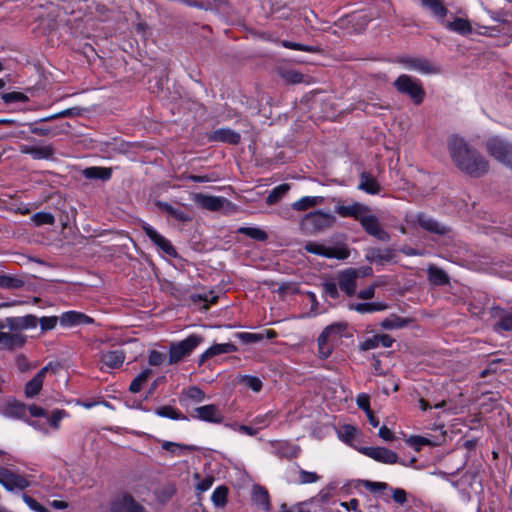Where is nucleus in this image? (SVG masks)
I'll return each instance as SVG.
<instances>
[{"label": "nucleus", "mask_w": 512, "mask_h": 512, "mask_svg": "<svg viewBox=\"0 0 512 512\" xmlns=\"http://www.w3.org/2000/svg\"><path fill=\"white\" fill-rule=\"evenodd\" d=\"M448 150L454 164L472 177H481L489 170L488 161L475 149L470 148L463 138L452 136Z\"/></svg>", "instance_id": "f257e3e1"}, {"label": "nucleus", "mask_w": 512, "mask_h": 512, "mask_svg": "<svg viewBox=\"0 0 512 512\" xmlns=\"http://www.w3.org/2000/svg\"><path fill=\"white\" fill-rule=\"evenodd\" d=\"M347 324L337 322L328 325L317 338L318 356L327 359L345 335Z\"/></svg>", "instance_id": "f03ea898"}, {"label": "nucleus", "mask_w": 512, "mask_h": 512, "mask_svg": "<svg viewBox=\"0 0 512 512\" xmlns=\"http://www.w3.org/2000/svg\"><path fill=\"white\" fill-rule=\"evenodd\" d=\"M336 223V217L322 210H316L306 214L300 226L308 234H318L332 228Z\"/></svg>", "instance_id": "7ed1b4c3"}, {"label": "nucleus", "mask_w": 512, "mask_h": 512, "mask_svg": "<svg viewBox=\"0 0 512 512\" xmlns=\"http://www.w3.org/2000/svg\"><path fill=\"white\" fill-rule=\"evenodd\" d=\"M371 267L347 268L337 275L338 285L347 296L355 295L357 280L372 275Z\"/></svg>", "instance_id": "20e7f679"}, {"label": "nucleus", "mask_w": 512, "mask_h": 512, "mask_svg": "<svg viewBox=\"0 0 512 512\" xmlns=\"http://www.w3.org/2000/svg\"><path fill=\"white\" fill-rule=\"evenodd\" d=\"M394 87L399 93L408 95L416 105L424 100L425 91L421 81L417 78L402 74L394 81Z\"/></svg>", "instance_id": "39448f33"}, {"label": "nucleus", "mask_w": 512, "mask_h": 512, "mask_svg": "<svg viewBox=\"0 0 512 512\" xmlns=\"http://www.w3.org/2000/svg\"><path fill=\"white\" fill-rule=\"evenodd\" d=\"M203 338L199 335H189L182 341L172 343L169 347L168 364L173 365L190 355L192 351L202 343Z\"/></svg>", "instance_id": "423d86ee"}, {"label": "nucleus", "mask_w": 512, "mask_h": 512, "mask_svg": "<svg viewBox=\"0 0 512 512\" xmlns=\"http://www.w3.org/2000/svg\"><path fill=\"white\" fill-rule=\"evenodd\" d=\"M485 148L490 156L503 165L512 168V144L499 137L487 140Z\"/></svg>", "instance_id": "0eeeda50"}, {"label": "nucleus", "mask_w": 512, "mask_h": 512, "mask_svg": "<svg viewBox=\"0 0 512 512\" xmlns=\"http://www.w3.org/2000/svg\"><path fill=\"white\" fill-rule=\"evenodd\" d=\"M304 248L308 253L330 259L345 260L350 256V250L346 245L325 246L317 242H308Z\"/></svg>", "instance_id": "6e6552de"}, {"label": "nucleus", "mask_w": 512, "mask_h": 512, "mask_svg": "<svg viewBox=\"0 0 512 512\" xmlns=\"http://www.w3.org/2000/svg\"><path fill=\"white\" fill-rule=\"evenodd\" d=\"M396 62L420 74H436L439 72L434 64L423 57L399 56L396 58Z\"/></svg>", "instance_id": "1a4fd4ad"}, {"label": "nucleus", "mask_w": 512, "mask_h": 512, "mask_svg": "<svg viewBox=\"0 0 512 512\" xmlns=\"http://www.w3.org/2000/svg\"><path fill=\"white\" fill-rule=\"evenodd\" d=\"M0 484L8 491H14L26 489L30 486V481L24 475L0 467Z\"/></svg>", "instance_id": "9d476101"}, {"label": "nucleus", "mask_w": 512, "mask_h": 512, "mask_svg": "<svg viewBox=\"0 0 512 512\" xmlns=\"http://www.w3.org/2000/svg\"><path fill=\"white\" fill-rule=\"evenodd\" d=\"M357 450L361 454L383 464H395L399 459L394 451L385 447H359Z\"/></svg>", "instance_id": "9b49d317"}, {"label": "nucleus", "mask_w": 512, "mask_h": 512, "mask_svg": "<svg viewBox=\"0 0 512 512\" xmlns=\"http://www.w3.org/2000/svg\"><path fill=\"white\" fill-rule=\"evenodd\" d=\"M98 358L100 369L107 371L108 369L120 368L126 359V353L121 349L100 351Z\"/></svg>", "instance_id": "f8f14e48"}, {"label": "nucleus", "mask_w": 512, "mask_h": 512, "mask_svg": "<svg viewBox=\"0 0 512 512\" xmlns=\"http://www.w3.org/2000/svg\"><path fill=\"white\" fill-rule=\"evenodd\" d=\"M363 229L371 236L380 241L387 242L390 237L389 234L381 227L378 218L370 214V212L363 214L359 220Z\"/></svg>", "instance_id": "ddd939ff"}, {"label": "nucleus", "mask_w": 512, "mask_h": 512, "mask_svg": "<svg viewBox=\"0 0 512 512\" xmlns=\"http://www.w3.org/2000/svg\"><path fill=\"white\" fill-rule=\"evenodd\" d=\"M334 211L340 217L343 218H353L356 221H359L363 214L370 212V208L360 202H352L350 204L345 205L340 200L337 201L335 205Z\"/></svg>", "instance_id": "4468645a"}, {"label": "nucleus", "mask_w": 512, "mask_h": 512, "mask_svg": "<svg viewBox=\"0 0 512 512\" xmlns=\"http://www.w3.org/2000/svg\"><path fill=\"white\" fill-rule=\"evenodd\" d=\"M191 417L204 422L215 424L221 423L224 418L219 408L214 404L196 407L193 410Z\"/></svg>", "instance_id": "2eb2a0df"}, {"label": "nucleus", "mask_w": 512, "mask_h": 512, "mask_svg": "<svg viewBox=\"0 0 512 512\" xmlns=\"http://www.w3.org/2000/svg\"><path fill=\"white\" fill-rule=\"evenodd\" d=\"M59 323L62 327L71 328L80 325H90L94 319L79 311H66L59 316Z\"/></svg>", "instance_id": "dca6fc26"}, {"label": "nucleus", "mask_w": 512, "mask_h": 512, "mask_svg": "<svg viewBox=\"0 0 512 512\" xmlns=\"http://www.w3.org/2000/svg\"><path fill=\"white\" fill-rule=\"evenodd\" d=\"M142 228L145 234L149 237V239L165 254H167L170 257L177 256V252L175 248L172 246L171 242L164 236L159 234L152 226H150L149 224H144Z\"/></svg>", "instance_id": "f3484780"}, {"label": "nucleus", "mask_w": 512, "mask_h": 512, "mask_svg": "<svg viewBox=\"0 0 512 512\" xmlns=\"http://www.w3.org/2000/svg\"><path fill=\"white\" fill-rule=\"evenodd\" d=\"M18 150L22 154L30 155L34 160L51 159L54 156L52 144L28 145L20 144Z\"/></svg>", "instance_id": "a211bd4d"}, {"label": "nucleus", "mask_w": 512, "mask_h": 512, "mask_svg": "<svg viewBox=\"0 0 512 512\" xmlns=\"http://www.w3.org/2000/svg\"><path fill=\"white\" fill-rule=\"evenodd\" d=\"M110 512H148L142 505L128 494L116 499L110 508Z\"/></svg>", "instance_id": "6ab92c4d"}, {"label": "nucleus", "mask_w": 512, "mask_h": 512, "mask_svg": "<svg viewBox=\"0 0 512 512\" xmlns=\"http://www.w3.org/2000/svg\"><path fill=\"white\" fill-rule=\"evenodd\" d=\"M193 200L199 207L209 211H219L227 202V199L224 197L205 195L202 193L194 194Z\"/></svg>", "instance_id": "aec40b11"}, {"label": "nucleus", "mask_w": 512, "mask_h": 512, "mask_svg": "<svg viewBox=\"0 0 512 512\" xmlns=\"http://www.w3.org/2000/svg\"><path fill=\"white\" fill-rule=\"evenodd\" d=\"M417 223L418 225L426 230L429 233H434L438 235H446L450 232V228L438 222L431 216L420 213L417 215Z\"/></svg>", "instance_id": "412c9836"}, {"label": "nucleus", "mask_w": 512, "mask_h": 512, "mask_svg": "<svg viewBox=\"0 0 512 512\" xmlns=\"http://www.w3.org/2000/svg\"><path fill=\"white\" fill-rule=\"evenodd\" d=\"M271 444L274 448L273 454L280 459L292 460L297 458L301 452L299 446L287 441H275Z\"/></svg>", "instance_id": "4be33fe9"}, {"label": "nucleus", "mask_w": 512, "mask_h": 512, "mask_svg": "<svg viewBox=\"0 0 512 512\" xmlns=\"http://www.w3.org/2000/svg\"><path fill=\"white\" fill-rule=\"evenodd\" d=\"M236 350V346L232 343L214 344L201 354L199 358V365L203 364L207 359H210L216 355L228 354L235 352Z\"/></svg>", "instance_id": "5701e85b"}, {"label": "nucleus", "mask_w": 512, "mask_h": 512, "mask_svg": "<svg viewBox=\"0 0 512 512\" xmlns=\"http://www.w3.org/2000/svg\"><path fill=\"white\" fill-rule=\"evenodd\" d=\"M358 189L370 195L378 194L381 190V185L375 177L368 172H362L359 176Z\"/></svg>", "instance_id": "b1692460"}, {"label": "nucleus", "mask_w": 512, "mask_h": 512, "mask_svg": "<svg viewBox=\"0 0 512 512\" xmlns=\"http://www.w3.org/2000/svg\"><path fill=\"white\" fill-rule=\"evenodd\" d=\"M48 371V367H43L41 370H39L34 377L29 380L25 385V395L28 398H33L42 389L43 381L46 372Z\"/></svg>", "instance_id": "393cba45"}, {"label": "nucleus", "mask_w": 512, "mask_h": 512, "mask_svg": "<svg viewBox=\"0 0 512 512\" xmlns=\"http://www.w3.org/2000/svg\"><path fill=\"white\" fill-rule=\"evenodd\" d=\"M25 336L20 333L0 332V349L12 350L25 343Z\"/></svg>", "instance_id": "a878e982"}, {"label": "nucleus", "mask_w": 512, "mask_h": 512, "mask_svg": "<svg viewBox=\"0 0 512 512\" xmlns=\"http://www.w3.org/2000/svg\"><path fill=\"white\" fill-rule=\"evenodd\" d=\"M277 336V333L274 330H264L259 333L252 332H241L237 334L238 339L244 344H252L260 342L264 339H273Z\"/></svg>", "instance_id": "bb28decb"}, {"label": "nucleus", "mask_w": 512, "mask_h": 512, "mask_svg": "<svg viewBox=\"0 0 512 512\" xmlns=\"http://www.w3.org/2000/svg\"><path fill=\"white\" fill-rule=\"evenodd\" d=\"M210 139L213 141H219L229 144H238L240 142V134L229 128H221L215 130Z\"/></svg>", "instance_id": "cd10ccee"}, {"label": "nucleus", "mask_w": 512, "mask_h": 512, "mask_svg": "<svg viewBox=\"0 0 512 512\" xmlns=\"http://www.w3.org/2000/svg\"><path fill=\"white\" fill-rule=\"evenodd\" d=\"M82 175L86 179H99L108 181L112 177V169L107 167L92 166L82 171Z\"/></svg>", "instance_id": "c85d7f7f"}, {"label": "nucleus", "mask_w": 512, "mask_h": 512, "mask_svg": "<svg viewBox=\"0 0 512 512\" xmlns=\"http://www.w3.org/2000/svg\"><path fill=\"white\" fill-rule=\"evenodd\" d=\"M27 407L20 402L13 401L5 405L2 414L7 418L23 419L26 416Z\"/></svg>", "instance_id": "c756f323"}, {"label": "nucleus", "mask_w": 512, "mask_h": 512, "mask_svg": "<svg viewBox=\"0 0 512 512\" xmlns=\"http://www.w3.org/2000/svg\"><path fill=\"white\" fill-rule=\"evenodd\" d=\"M423 7L430 10L432 15L444 23V18L448 13V9L444 5L443 0H420Z\"/></svg>", "instance_id": "7c9ffc66"}, {"label": "nucleus", "mask_w": 512, "mask_h": 512, "mask_svg": "<svg viewBox=\"0 0 512 512\" xmlns=\"http://www.w3.org/2000/svg\"><path fill=\"white\" fill-rule=\"evenodd\" d=\"M444 24L448 30L458 33L462 36H466L472 33V26L470 22L465 18L457 17L453 21L446 22Z\"/></svg>", "instance_id": "2f4dec72"}, {"label": "nucleus", "mask_w": 512, "mask_h": 512, "mask_svg": "<svg viewBox=\"0 0 512 512\" xmlns=\"http://www.w3.org/2000/svg\"><path fill=\"white\" fill-rule=\"evenodd\" d=\"M324 202L322 196H304L292 204L295 211H305Z\"/></svg>", "instance_id": "473e14b6"}, {"label": "nucleus", "mask_w": 512, "mask_h": 512, "mask_svg": "<svg viewBox=\"0 0 512 512\" xmlns=\"http://www.w3.org/2000/svg\"><path fill=\"white\" fill-rule=\"evenodd\" d=\"M252 500L256 505L260 506L263 510H268L270 507L268 491L260 485L253 486Z\"/></svg>", "instance_id": "72a5a7b5"}, {"label": "nucleus", "mask_w": 512, "mask_h": 512, "mask_svg": "<svg viewBox=\"0 0 512 512\" xmlns=\"http://www.w3.org/2000/svg\"><path fill=\"white\" fill-rule=\"evenodd\" d=\"M393 256L394 254L391 249H370L366 257L372 263L382 264L390 261Z\"/></svg>", "instance_id": "f704fd0d"}, {"label": "nucleus", "mask_w": 512, "mask_h": 512, "mask_svg": "<svg viewBox=\"0 0 512 512\" xmlns=\"http://www.w3.org/2000/svg\"><path fill=\"white\" fill-rule=\"evenodd\" d=\"M7 322L12 328L29 329L36 327L38 319L35 316L27 315L24 317L8 318Z\"/></svg>", "instance_id": "c9c22d12"}, {"label": "nucleus", "mask_w": 512, "mask_h": 512, "mask_svg": "<svg viewBox=\"0 0 512 512\" xmlns=\"http://www.w3.org/2000/svg\"><path fill=\"white\" fill-rule=\"evenodd\" d=\"M387 304L383 302H377V303H356V304H350L349 309L357 311L361 314L365 313H372L375 311H383L387 309Z\"/></svg>", "instance_id": "e433bc0d"}, {"label": "nucleus", "mask_w": 512, "mask_h": 512, "mask_svg": "<svg viewBox=\"0 0 512 512\" xmlns=\"http://www.w3.org/2000/svg\"><path fill=\"white\" fill-rule=\"evenodd\" d=\"M236 381L238 384H241L256 393L260 392L263 387L261 379L252 375H239L237 376Z\"/></svg>", "instance_id": "4c0bfd02"}, {"label": "nucleus", "mask_w": 512, "mask_h": 512, "mask_svg": "<svg viewBox=\"0 0 512 512\" xmlns=\"http://www.w3.org/2000/svg\"><path fill=\"white\" fill-rule=\"evenodd\" d=\"M409 322L410 320L407 318L391 315L381 322V327L386 330L400 329L407 326Z\"/></svg>", "instance_id": "58836bf2"}, {"label": "nucleus", "mask_w": 512, "mask_h": 512, "mask_svg": "<svg viewBox=\"0 0 512 512\" xmlns=\"http://www.w3.org/2000/svg\"><path fill=\"white\" fill-rule=\"evenodd\" d=\"M151 374L152 370L148 368L141 371L130 383L129 391L132 393H138Z\"/></svg>", "instance_id": "ea45409f"}, {"label": "nucleus", "mask_w": 512, "mask_h": 512, "mask_svg": "<svg viewBox=\"0 0 512 512\" xmlns=\"http://www.w3.org/2000/svg\"><path fill=\"white\" fill-rule=\"evenodd\" d=\"M176 493V489L172 484H166L155 491L156 499L159 503H167Z\"/></svg>", "instance_id": "a19ab883"}, {"label": "nucleus", "mask_w": 512, "mask_h": 512, "mask_svg": "<svg viewBox=\"0 0 512 512\" xmlns=\"http://www.w3.org/2000/svg\"><path fill=\"white\" fill-rule=\"evenodd\" d=\"M290 189L288 184H280L276 186L267 196L266 203L273 205L277 203Z\"/></svg>", "instance_id": "79ce46f5"}, {"label": "nucleus", "mask_w": 512, "mask_h": 512, "mask_svg": "<svg viewBox=\"0 0 512 512\" xmlns=\"http://www.w3.org/2000/svg\"><path fill=\"white\" fill-rule=\"evenodd\" d=\"M228 488L224 485L215 488L211 500L216 507H223L227 502Z\"/></svg>", "instance_id": "37998d69"}, {"label": "nucleus", "mask_w": 512, "mask_h": 512, "mask_svg": "<svg viewBox=\"0 0 512 512\" xmlns=\"http://www.w3.org/2000/svg\"><path fill=\"white\" fill-rule=\"evenodd\" d=\"M237 232L257 241H265L267 239L266 232L257 227H240Z\"/></svg>", "instance_id": "c03bdc74"}, {"label": "nucleus", "mask_w": 512, "mask_h": 512, "mask_svg": "<svg viewBox=\"0 0 512 512\" xmlns=\"http://www.w3.org/2000/svg\"><path fill=\"white\" fill-rule=\"evenodd\" d=\"M24 281L20 278L10 275H2L0 277V287L4 289H19L24 286Z\"/></svg>", "instance_id": "a18cd8bd"}, {"label": "nucleus", "mask_w": 512, "mask_h": 512, "mask_svg": "<svg viewBox=\"0 0 512 512\" xmlns=\"http://www.w3.org/2000/svg\"><path fill=\"white\" fill-rule=\"evenodd\" d=\"M429 280L436 285H445L449 282V278L446 273L436 267H431L428 270Z\"/></svg>", "instance_id": "49530a36"}, {"label": "nucleus", "mask_w": 512, "mask_h": 512, "mask_svg": "<svg viewBox=\"0 0 512 512\" xmlns=\"http://www.w3.org/2000/svg\"><path fill=\"white\" fill-rule=\"evenodd\" d=\"M32 221L36 226L53 225L55 217L48 212H37L32 216Z\"/></svg>", "instance_id": "de8ad7c7"}, {"label": "nucleus", "mask_w": 512, "mask_h": 512, "mask_svg": "<svg viewBox=\"0 0 512 512\" xmlns=\"http://www.w3.org/2000/svg\"><path fill=\"white\" fill-rule=\"evenodd\" d=\"M156 414L160 417L170 418L173 420L184 419L185 417L175 408L171 406H162L156 410Z\"/></svg>", "instance_id": "09e8293b"}, {"label": "nucleus", "mask_w": 512, "mask_h": 512, "mask_svg": "<svg viewBox=\"0 0 512 512\" xmlns=\"http://www.w3.org/2000/svg\"><path fill=\"white\" fill-rule=\"evenodd\" d=\"M358 430L353 425H343L339 430L340 438L350 444L356 437Z\"/></svg>", "instance_id": "8fccbe9b"}, {"label": "nucleus", "mask_w": 512, "mask_h": 512, "mask_svg": "<svg viewBox=\"0 0 512 512\" xmlns=\"http://www.w3.org/2000/svg\"><path fill=\"white\" fill-rule=\"evenodd\" d=\"M67 416L68 414L65 410L56 409L52 411L50 417L48 418V422L54 430H58L60 427L61 420Z\"/></svg>", "instance_id": "3c124183"}, {"label": "nucleus", "mask_w": 512, "mask_h": 512, "mask_svg": "<svg viewBox=\"0 0 512 512\" xmlns=\"http://www.w3.org/2000/svg\"><path fill=\"white\" fill-rule=\"evenodd\" d=\"M407 443L414 447L417 451L420 450L422 446H433L436 445L435 442L431 441L429 438L423 436H411Z\"/></svg>", "instance_id": "603ef678"}, {"label": "nucleus", "mask_w": 512, "mask_h": 512, "mask_svg": "<svg viewBox=\"0 0 512 512\" xmlns=\"http://www.w3.org/2000/svg\"><path fill=\"white\" fill-rule=\"evenodd\" d=\"M281 45L285 48L292 49V50H298V51H304V52H310V53L317 52V48L314 46L304 45L301 43L287 41V40H283L281 42Z\"/></svg>", "instance_id": "864d4df0"}, {"label": "nucleus", "mask_w": 512, "mask_h": 512, "mask_svg": "<svg viewBox=\"0 0 512 512\" xmlns=\"http://www.w3.org/2000/svg\"><path fill=\"white\" fill-rule=\"evenodd\" d=\"M497 329L512 331V309L505 311L496 324Z\"/></svg>", "instance_id": "5fc2aeb1"}, {"label": "nucleus", "mask_w": 512, "mask_h": 512, "mask_svg": "<svg viewBox=\"0 0 512 512\" xmlns=\"http://www.w3.org/2000/svg\"><path fill=\"white\" fill-rule=\"evenodd\" d=\"M320 479V476L316 472H310L303 469L299 470V478L297 483L299 484H311L315 483Z\"/></svg>", "instance_id": "6e6d98bb"}, {"label": "nucleus", "mask_w": 512, "mask_h": 512, "mask_svg": "<svg viewBox=\"0 0 512 512\" xmlns=\"http://www.w3.org/2000/svg\"><path fill=\"white\" fill-rule=\"evenodd\" d=\"M184 393L187 399L196 403L202 402L205 399L204 392L196 386L189 387Z\"/></svg>", "instance_id": "4d7b16f0"}, {"label": "nucleus", "mask_w": 512, "mask_h": 512, "mask_svg": "<svg viewBox=\"0 0 512 512\" xmlns=\"http://www.w3.org/2000/svg\"><path fill=\"white\" fill-rule=\"evenodd\" d=\"M163 208L172 217H174L175 219H177L179 221L185 222V221L190 220V217L184 211L177 209V208L171 206L170 204H167V203L163 204Z\"/></svg>", "instance_id": "13d9d810"}, {"label": "nucleus", "mask_w": 512, "mask_h": 512, "mask_svg": "<svg viewBox=\"0 0 512 512\" xmlns=\"http://www.w3.org/2000/svg\"><path fill=\"white\" fill-rule=\"evenodd\" d=\"M59 321V317L57 316H44L38 320L40 328L43 331L52 330L56 327Z\"/></svg>", "instance_id": "bf43d9fd"}, {"label": "nucleus", "mask_w": 512, "mask_h": 512, "mask_svg": "<svg viewBox=\"0 0 512 512\" xmlns=\"http://www.w3.org/2000/svg\"><path fill=\"white\" fill-rule=\"evenodd\" d=\"M303 74L296 70H286L282 73V78L291 84L301 83L303 81Z\"/></svg>", "instance_id": "052dcab7"}, {"label": "nucleus", "mask_w": 512, "mask_h": 512, "mask_svg": "<svg viewBox=\"0 0 512 512\" xmlns=\"http://www.w3.org/2000/svg\"><path fill=\"white\" fill-rule=\"evenodd\" d=\"M23 501L26 503V505L35 512H49L47 508H45L43 505H41L39 502H37L34 498L30 497L27 494L22 495Z\"/></svg>", "instance_id": "680f3d73"}, {"label": "nucleus", "mask_w": 512, "mask_h": 512, "mask_svg": "<svg viewBox=\"0 0 512 512\" xmlns=\"http://www.w3.org/2000/svg\"><path fill=\"white\" fill-rule=\"evenodd\" d=\"M185 179L191 180L193 182L205 183V182H215L219 180V177L215 173L206 174V175H187L184 177Z\"/></svg>", "instance_id": "e2e57ef3"}, {"label": "nucleus", "mask_w": 512, "mask_h": 512, "mask_svg": "<svg viewBox=\"0 0 512 512\" xmlns=\"http://www.w3.org/2000/svg\"><path fill=\"white\" fill-rule=\"evenodd\" d=\"M1 98L5 103L24 102L27 100V96L21 92L3 93Z\"/></svg>", "instance_id": "0e129e2a"}, {"label": "nucleus", "mask_w": 512, "mask_h": 512, "mask_svg": "<svg viewBox=\"0 0 512 512\" xmlns=\"http://www.w3.org/2000/svg\"><path fill=\"white\" fill-rule=\"evenodd\" d=\"M166 355L160 351L152 350L148 356V363L151 366H160L165 362Z\"/></svg>", "instance_id": "69168bd1"}, {"label": "nucleus", "mask_w": 512, "mask_h": 512, "mask_svg": "<svg viewBox=\"0 0 512 512\" xmlns=\"http://www.w3.org/2000/svg\"><path fill=\"white\" fill-rule=\"evenodd\" d=\"M338 286V282L336 283L334 281H326L323 283L325 294L332 299H337L339 297Z\"/></svg>", "instance_id": "338daca9"}, {"label": "nucleus", "mask_w": 512, "mask_h": 512, "mask_svg": "<svg viewBox=\"0 0 512 512\" xmlns=\"http://www.w3.org/2000/svg\"><path fill=\"white\" fill-rule=\"evenodd\" d=\"M213 482H214L213 477H211V476L204 477L197 483L196 491L198 492V494L208 491L212 487Z\"/></svg>", "instance_id": "774afa93"}]
</instances>
